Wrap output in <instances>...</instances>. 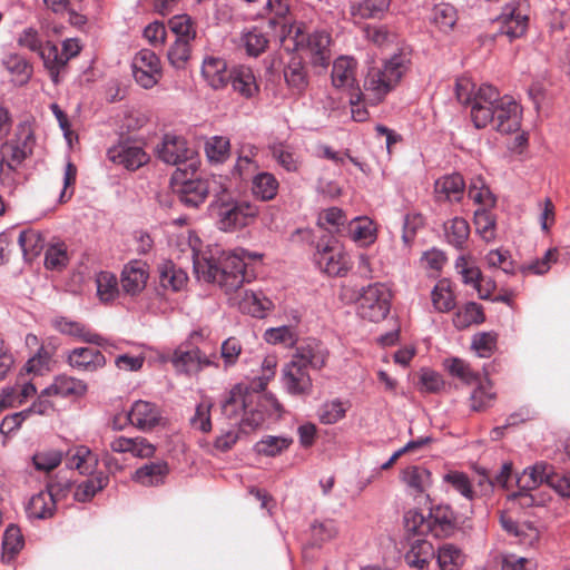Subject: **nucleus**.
Masks as SVG:
<instances>
[{"label":"nucleus","mask_w":570,"mask_h":570,"mask_svg":"<svg viewBox=\"0 0 570 570\" xmlns=\"http://www.w3.org/2000/svg\"><path fill=\"white\" fill-rule=\"evenodd\" d=\"M193 268L198 282L213 285H244L256 281L255 266L245 262L237 249L225 252L216 246L208 255L194 256Z\"/></svg>","instance_id":"obj_1"},{"label":"nucleus","mask_w":570,"mask_h":570,"mask_svg":"<svg viewBox=\"0 0 570 570\" xmlns=\"http://www.w3.org/2000/svg\"><path fill=\"white\" fill-rule=\"evenodd\" d=\"M522 109L521 106L509 96H500L499 90L482 83L475 105L471 111V119L476 129L488 126L500 134H511L520 129Z\"/></svg>","instance_id":"obj_2"},{"label":"nucleus","mask_w":570,"mask_h":570,"mask_svg":"<svg viewBox=\"0 0 570 570\" xmlns=\"http://www.w3.org/2000/svg\"><path fill=\"white\" fill-rule=\"evenodd\" d=\"M411 61L412 49L410 46L402 45L389 58L384 59L381 66L368 68L364 79V90L373 105L383 101L399 86L409 70Z\"/></svg>","instance_id":"obj_3"},{"label":"nucleus","mask_w":570,"mask_h":570,"mask_svg":"<svg viewBox=\"0 0 570 570\" xmlns=\"http://www.w3.org/2000/svg\"><path fill=\"white\" fill-rule=\"evenodd\" d=\"M170 185L185 207L196 209L208 196H213L214 199L218 193H222L224 180L216 175L188 178L187 171L178 167L171 175Z\"/></svg>","instance_id":"obj_4"},{"label":"nucleus","mask_w":570,"mask_h":570,"mask_svg":"<svg viewBox=\"0 0 570 570\" xmlns=\"http://www.w3.org/2000/svg\"><path fill=\"white\" fill-rule=\"evenodd\" d=\"M210 208L217 216L218 228L224 232L247 226L258 214L256 205L234 198L225 183L222 186V193L212 200Z\"/></svg>","instance_id":"obj_5"},{"label":"nucleus","mask_w":570,"mask_h":570,"mask_svg":"<svg viewBox=\"0 0 570 570\" xmlns=\"http://www.w3.org/2000/svg\"><path fill=\"white\" fill-rule=\"evenodd\" d=\"M98 458L89 448L81 445L76 449L75 454L70 458L68 466L76 469L82 475H92L91 478L80 482L73 493L77 502H89L98 492L102 491L109 483V475L102 471L96 472Z\"/></svg>","instance_id":"obj_6"},{"label":"nucleus","mask_w":570,"mask_h":570,"mask_svg":"<svg viewBox=\"0 0 570 570\" xmlns=\"http://www.w3.org/2000/svg\"><path fill=\"white\" fill-rule=\"evenodd\" d=\"M473 504L463 505L461 512H454L450 504H433L429 509L431 534L434 538H449L456 530H471Z\"/></svg>","instance_id":"obj_7"},{"label":"nucleus","mask_w":570,"mask_h":570,"mask_svg":"<svg viewBox=\"0 0 570 570\" xmlns=\"http://www.w3.org/2000/svg\"><path fill=\"white\" fill-rule=\"evenodd\" d=\"M289 37L293 40L294 49L305 50L313 66L325 68L328 65L331 37L326 31L305 32L303 26L292 24Z\"/></svg>","instance_id":"obj_8"},{"label":"nucleus","mask_w":570,"mask_h":570,"mask_svg":"<svg viewBox=\"0 0 570 570\" xmlns=\"http://www.w3.org/2000/svg\"><path fill=\"white\" fill-rule=\"evenodd\" d=\"M389 287H360L357 293H353L350 299H355L357 313L370 322H380L384 320L391 309L392 294Z\"/></svg>","instance_id":"obj_9"},{"label":"nucleus","mask_w":570,"mask_h":570,"mask_svg":"<svg viewBox=\"0 0 570 570\" xmlns=\"http://www.w3.org/2000/svg\"><path fill=\"white\" fill-rule=\"evenodd\" d=\"M314 262L328 276H344L350 266L348 258L342 252L334 236H321L316 243Z\"/></svg>","instance_id":"obj_10"},{"label":"nucleus","mask_w":570,"mask_h":570,"mask_svg":"<svg viewBox=\"0 0 570 570\" xmlns=\"http://www.w3.org/2000/svg\"><path fill=\"white\" fill-rule=\"evenodd\" d=\"M131 72L137 85L144 89H150L163 76L160 59L153 50L140 49L132 58Z\"/></svg>","instance_id":"obj_11"},{"label":"nucleus","mask_w":570,"mask_h":570,"mask_svg":"<svg viewBox=\"0 0 570 570\" xmlns=\"http://www.w3.org/2000/svg\"><path fill=\"white\" fill-rule=\"evenodd\" d=\"M356 67L357 62L355 59L341 56L334 60L331 73L332 85L336 89L348 92V101L351 105H355V102L365 96L356 81Z\"/></svg>","instance_id":"obj_12"},{"label":"nucleus","mask_w":570,"mask_h":570,"mask_svg":"<svg viewBox=\"0 0 570 570\" xmlns=\"http://www.w3.org/2000/svg\"><path fill=\"white\" fill-rule=\"evenodd\" d=\"M157 156L165 164L180 167L188 163L187 167L196 170L195 151L188 147L187 140L177 135L166 134L161 144L157 146Z\"/></svg>","instance_id":"obj_13"},{"label":"nucleus","mask_w":570,"mask_h":570,"mask_svg":"<svg viewBox=\"0 0 570 570\" xmlns=\"http://www.w3.org/2000/svg\"><path fill=\"white\" fill-rule=\"evenodd\" d=\"M36 146V136L29 120L20 121L14 129L13 137L2 145V150L10 154V160L20 165L30 157Z\"/></svg>","instance_id":"obj_14"},{"label":"nucleus","mask_w":570,"mask_h":570,"mask_svg":"<svg viewBox=\"0 0 570 570\" xmlns=\"http://www.w3.org/2000/svg\"><path fill=\"white\" fill-rule=\"evenodd\" d=\"M281 383L283 390L291 396L307 397L312 394L313 382L307 368L294 361L287 362L282 368Z\"/></svg>","instance_id":"obj_15"},{"label":"nucleus","mask_w":570,"mask_h":570,"mask_svg":"<svg viewBox=\"0 0 570 570\" xmlns=\"http://www.w3.org/2000/svg\"><path fill=\"white\" fill-rule=\"evenodd\" d=\"M107 157L114 164L120 165L130 171L137 170L149 161V156L144 148L130 140L110 147L107 150Z\"/></svg>","instance_id":"obj_16"},{"label":"nucleus","mask_w":570,"mask_h":570,"mask_svg":"<svg viewBox=\"0 0 570 570\" xmlns=\"http://www.w3.org/2000/svg\"><path fill=\"white\" fill-rule=\"evenodd\" d=\"M330 352L320 341L308 338L296 347L292 361L305 368L321 371L327 362Z\"/></svg>","instance_id":"obj_17"},{"label":"nucleus","mask_w":570,"mask_h":570,"mask_svg":"<svg viewBox=\"0 0 570 570\" xmlns=\"http://www.w3.org/2000/svg\"><path fill=\"white\" fill-rule=\"evenodd\" d=\"M256 395L250 393L242 384H236L227 393L222 402V415L228 421V424L240 421L245 410H247Z\"/></svg>","instance_id":"obj_18"},{"label":"nucleus","mask_w":570,"mask_h":570,"mask_svg":"<svg viewBox=\"0 0 570 570\" xmlns=\"http://www.w3.org/2000/svg\"><path fill=\"white\" fill-rule=\"evenodd\" d=\"M161 420L159 407L151 402L137 400L126 413V421L138 430L148 432L156 428Z\"/></svg>","instance_id":"obj_19"},{"label":"nucleus","mask_w":570,"mask_h":570,"mask_svg":"<svg viewBox=\"0 0 570 570\" xmlns=\"http://www.w3.org/2000/svg\"><path fill=\"white\" fill-rule=\"evenodd\" d=\"M170 362L175 370L181 374H195L206 366H217L215 361L203 354L198 347L191 350L176 348L170 357Z\"/></svg>","instance_id":"obj_20"},{"label":"nucleus","mask_w":570,"mask_h":570,"mask_svg":"<svg viewBox=\"0 0 570 570\" xmlns=\"http://www.w3.org/2000/svg\"><path fill=\"white\" fill-rule=\"evenodd\" d=\"M494 21L499 24L497 35L505 36L509 41H513L525 35L529 18L519 12L515 7L508 4Z\"/></svg>","instance_id":"obj_21"},{"label":"nucleus","mask_w":570,"mask_h":570,"mask_svg":"<svg viewBox=\"0 0 570 570\" xmlns=\"http://www.w3.org/2000/svg\"><path fill=\"white\" fill-rule=\"evenodd\" d=\"M51 325L60 334L72 336L85 343L94 344L99 347H106L108 345L107 338L89 331L85 324L71 321L65 316H55L51 320Z\"/></svg>","instance_id":"obj_22"},{"label":"nucleus","mask_w":570,"mask_h":570,"mask_svg":"<svg viewBox=\"0 0 570 570\" xmlns=\"http://www.w3.org/2000/svg\"><path fill=\"white\" fill-rule=\"evenodd\" d=\"M233 90L244 99H253L259 94V85L253 69L248 66H236L229 70V80Z\"/></svg>","instance_id":"obj_23"},{"label":"nucleus","mask_w":570,"mask_h":570,"mask_svg":"<svg viewBox=\"0 0 570 570\" xmlns=\"http://www.w3.org/2000/svg\"><path fill=\"white\" fill-rule=\"evenodd\" d=\"M465 190V181L461 174L444 175L434 181L436 202L459 203Z\"/></svg>","instance_id":"obj_24"},{"label":"nucleus","mask_w":570,"mask_h":570,"mask_svg":"<svg viewBox=\"0 0 570 570\" xmlns=\"http://www.w3.org/2000/svg\"><path fill=\"white\" fill-rule=\"evenodd\" d=\"M67 361L72 368L92 373L106 365L105 355L92 347H76L68 353Z\"/></svg>","instance_id":"obj_25"},{"label":"nucleus","mask_w":570,"mask_h":570,"mask_svg":"<svg viewBox=\"0 0 570 570\" xmlns=\"http://www.w3.org/2000/svg\"><path fill=\"white\" fill-rule=\"evenodd\" d=\"M45 68L48 70L51 81L55 85L60 83L68 68V57H66L58 46L47 42L45 50L40 56Z\"/></svg>","instance_id":"obj_26"},{"label":"nucleus","mask_w":570,"mask_h":570,"mask_svg":"<svg viewBox=\"0 0 570 570\" xmlns=\"http://www.w3.org/2000/svg\"><path fill=\"white\" fill-rule=\"evenodd\" d=\"M202 76L213 89H223L229 80L226 61L220 57H205L202 63Z\"/></svg>","instance_id":"obj_27"},{"label":"nucleus","mask_w":570,"mask_h":570,"mask_svg":"<svg viewBox=\"0 0 570 570\" xmlns=\"http://www.w3.org/2000/svg\"><path fill=\"white\" fill-rule=\"evenodd\" d=\"M168 472L169 468L167 462H149L135 471L132 480L145 487H155L164 483Z\"/></svg>","instance_id":"obj_28"},{"label":"nucleus","mask_w":570,"mask_h":570,"mask_svg":"<svg viewBox=\"0 0 570 570\" xmlns=\"http://www.w3.org/2000/svg\"><path fill=\"white\" fill-rule=\"evenodd\" d=\"M239 311L256 318H264L274 303L262 294L261 291H245L244 296L238 304Z\"/></svg>","instance_id":"obj_29"},{"label":"nucleus","mask_w":570,"mask_h":570,"mask_svg":"<svg viewBox=\"0 0 570 570\" xmlns=\"http://www.w3.org/2000/svg\"><path fill=\"white\" fill-rule=\"evenodd\" d=\"M391 0H361L350 6L354 19H382L389 11Z\"/></svg>","instance_id":"obj_30"},{"label":"nucleus","mask_w":570,"mask_h":570,"mask_svg":"<svg viewBox=\"0 0 570 570\" xmlns=\"http://www.w3.org/2000/svg\"><path fill=\"white\" fill-rule=\"evenodd\" d=\"M549 473H551V464L546 462H537L523 470L522 474L517 478L519 489L535 490L543 483H548Z\"/></svg>","instance_id":"obj_31"},{"label":"nucleus","mask_w":570,"mask_h":570,"mask_svg":"<svg viewBox=\"0 0 570 570\" xmlns=\"http://www.w3.org/2000/svg\"><path fill=\"white\" fill-rule=\"evenodd\" d=\"M343 236L361 244L370 245L375 240V229L372 220L366 217H355L346 224Z\"/></svg>","instance_id":"obj_32"},{"label":"nucleus","mask_w":570,"mask_h":570,"mask_svg":"<svg viewBox=\"0 0 570 570\" xmlns=\"http://www.w3.org/2000/svg\"><path fill=\"white\" fill-rule=\"evenodd\" d=\"M57 509L55 500L45 490L33 494L27 505L26 513L29 519L45 520L52 518Z\"/></svg>","instance_id":"obj_33"},{"label":"nucleus","mask_w":570,"mask_h":570,"mask_svg":"<svg viewBox=\"0 0 570 570\" xmlns=\"http://www.w3.org/2000/svg\"><path fill=\"white\" fill-rule=\"evenodd\" d=\"M433 557L434 548L432 543L417 538L411 542V548L405 553L404 559L411 568L423 570Z\"/></svg>","instance_id":"obj_34"},{"label":"nucleus","mask_w":570,"mask_h":570,"mask_svg":"<svg viewBox=\"0 0 570 570\" xmlns=\"http://www.w3.org/2000/svg\"><path fill=\"white\" fill-rule=\"evenodd\" d=\"M347 223L345 214L337 207L325 209L317 219L318 226L326 230L323 236H343Z\"/></svg>","instance_id":"obj_35"},{"label":"nucleus","mask_w":570,"mask_h":570,"mask_svg":"<svg viewBox=\"0 0 570 570\" xmlns=\"http://www.w3.org/2000/svg\"><path fill=\"white\" fill-rule=\"evenodd\" d=\"M278 180L267 171L257 173L252 178V193L255 198L267 202L275 198L278 191Z\"/></svg>","instance_id":"obj_36"},{"label":"nucleus","mask_w":570,"mask_h":570,"mask_svg":"<svg viewBox=\"0 0 570 570\" xmlns=\"http://www.w3.org/2000/svg\"><path fill=\"white\" fill-rule=\"evenodd\" d=\"M24 539L20 528L17 524H9L2 538V556L4 563H9L23 548Z\"/></svg>","instance_id":"obj_37"},{"label":"nucleus","mask_w":570,"mask_h":570,"mask_svg":"<svg viewBox=\"0 0 570 570\" xmlns=\"http://www.w3.org/2000/svg\"><path fill=\"white\" fill-rule=\"evenodd\" d=\"M205 154L212 165L225 163L230 155V141L224 136H213L205 142Z\"/></svg>","instance_id":"obj_38"},{"label":"nucleus","mask_w":570,"mask_h":570,"mask_svg":"<svg viewBox=\"0 0 570 570\" xmlns=\"http://www.w3.org/2000/svg\"><path fill=\"white\" fill-rule=\"evenodd\" d=\"M446 240L458 249H462L470 235L469 223L462 217H454L444 224Z\"/></svg>","instance_id":"obj_39"},{"label":"nucleus","mask_w":570,"mask_h":570,"mask_svg":"<svg viewBox=\"0 0 570 570\" xmlns=\"http://www.w3.org/2000/svg\"><path fill=\"white\" fill-rule=\"evenodd\" d=\"M292 443L293 439L288 436L266 435L254 445V450L259 455L274 458L288 449Z\"/></svg>","instance_id":"obj_40"},{"label":"nucleus","mask_w":570,"mask_h":570,"mask_svg":"<svg viewBox=\"0 0 570 570\" xmlns=\"http://www.w3.org/2000/svg\"><path fill=\"white\" fill-rule=\"evenodd\" d=\"M284 78L289 88L303 92L307 85V72L301 60L293 57L284 69Z\"/></svg>","instance_id":"obj_41"},{"label":"nucleus","mask_w":570,"mask_h":570,"mask_svg":"<svg viewBox=\"0 0 570 570\" xmlns=\"http://www.w3.org/2000/svg\"><path fill=\"white\" fill-rule=\"evenodd\" d=\"M402 480L413 492L422 493L431 484V472L423 466H409L403 471Z\"/></svg>","instance_id":"obj_42"},{"label":"nucleus","mask_w":570,"mask_h":570,"mask_svg":"<svg viewBox=\"0 0 570 570\" xmlns=\"http://www.w3.org/2000/svg\"><path fill=\"white\" fill-rule=\"evenodd\" d=\"M158 274L160 285H185L188 281L187 271L170 259L158 265Z\"/></svg>","instance_id":"obj_43"},{"label":"nucleus","mask_w":570,"mask_h":570,"mask_svg":"<svg viewBox=\"0 0 570 570\" xmlns=\"http://www.w3.org/2000/svg\"><path fill=\"white\" fill-rule=\"evenodd\" d=\"M148 277V265L139 259L130 261L121 272L124 285H147Z\"/></svg>","instance_id":"obj_44"},{"label":"nucleus","mask_w":570,"mask_h":570,"mask_svg":"<svg viewBox=\"0 0 570 570\" xmlns=\"http://www.w3.org/2000/svg\"><path fill=\"white\" fill-rule=\"evenodd\" d=\"M431 20L441 31L448 32L456 23V9L450 3L435 4L432 9Z\"/></svg>","instance_id":"obj_45"},{"label":"nucleus","mask_w":570,"mask_h":570,"mask_svg":"<svg viewBox=\"0 0 570 570\" xmlns=\"http://www.w3.org/2000/svg\"><path fill=\"white\" fill-rule=\"evenodd\" d=\"M443 481L450 484L454 491L460 493L464 499L470 501V504H472L476 493L472 488V483L468 474L461 471H450L443 475Z\"/></svg>","instance_id":"obj_46"},{"label":"nucleus","mask_w":570,"mask_h":570,"mask_svg":"<svg viewBox=\"0 0 570 570\" xmlns=\"http://www.w3.org/2000/svg\"><path fill=\"white\" fill-rule=\"evenodd\" d=\"M257 155V148L255 146L248 147V154L239 155L237 157V160L235 163L233 175L238 176L242 180H247L249 178H253L254 175H256L259 165L254 159V157Z\"/></svg>","instance_id":"obj_47"},{"label":"nucleus","mask_w":570,"mask_h":570,"mask_svg":"<svg viewBox=\"0 0 570 570\" xmlns=\"http://www.w3.org/2000/svg\"><path fill=\"white\" fill-rule=\"evenodd\" d=\"M485 320L482 306L475 302L465 304L464 308L456 312L453 322L455 327L465 328L472 324H481Z\"/></svg>","instance_id":"obj_48"},{"label":"nucleus","mask_w":570,"mask_h":570,"mask_svg":"<svg viewBox=\"0 0 570 570\" xmlns=\"http://www.w3.org/2000/svg\"><path fill=\"white\" fill-rule=\"evenodd\" d=\"M436 560L442 570H458L463 563V554L455 546L445 543L438 548Z\"/></svg>","instance_id":"obj_49"},{"label":"nucleus","mask_w":570,"mask_h":570,"mask_svg":"<svg viewBox=\"0 0 570 570\" xmlns=\"http://www.w3.org/2000/svg\"><path fill=\"white\" fill-rule=\"evenodd\" d=\"M455 271L461 275L465 285H480L482 273L476 263L471 257L459 256L454 264Z\"/></svg>","instance_id":"obj_50"},{"label":"nucleus","mask_w":570,"mask_h":570,"mask_svg":"<svg viewBox=\"0 0 570 570\" xmlns=\"http://www.w3.org/2000/svg\"><path fill=\"white\" fill-rule=\"evenodd\" d=\"M404 525L409 532L415 535L431 533L429 514L424 515L417 509H410L404 513Z\"/></svg>","instance_id":"obj_51"},{"label":"nucleus","mask_w":570,"mask_h":570,"mask_svg":"<svg viewBox=\"0 0 570 570\" xmlns=\"http://www.w3.org/2000/svg\"><path fill=\"white\" fill-rule=\"evenodd\" d=\"M169 28L175 33V40L194 41L196 30L194 22L188 14H177L169 19Z\"/></svg>","instance_id":"obj_52"},{"label":"nucleus","mask_w":570,"mask_h":570,"mask_svg":"<svg viewBox=\"0 0 570 570\" xmlns=\"http://www.w3.org/2000/svg\"><path fill=\"white\" fill-rule=\"evenodd\" d=\"M191 41L175 40L167 51L169 63L175 69H184L190 58Z\"/></svg>","instance_id":"obj_53"},{"label":"nucleus","mask_w":570,"mask_h":570,"mask_svg":"<svg viewBox=\"0 0 570 570\" xmlns=\"http://www.w3.org/2000/svg\"><path fill=\"white\" fill-rule=\"evenodd\" d=\"M55 389L58 396L67 397L70 395H83L87 392V384L81 380H77L67 375H58L55 379Z\"/></svg>","instance_id":"obj_54"},{"label":"nucleus","mask_w":570,"mask_h":570,"mask_svg":"<svg viewBox=\"0 0 570 570\" xmlns=\"http://www.w3.org/2000/svg\"><path fill=\"white\" fill-rule=\"evenodd\" d=\"M243 435L244 433L240 431L239 426L236 423H230L227 428L220 429V433L214 441V448L220 452H227Z\"/></svg>","instance_id":"obj_55"},{"label":"nucleus","mask_w":570,"mask_h":570,"mask_svg":"<svg viewBox=\"0 0 570 570\" xmlns=\"http://www.w3.org/2000/svg\"><path fill=\"white\" fill-rule=\"evenodd\" d=\"M558 250L556 248L548 249L542 258L534 259L529 264L522 265L520 271L523 275H543L552 263L557 262Z\"/></svg>","instance_id":"obj_56"},{"label":"nucleus","mask_w":570,"mask_h":570,"mask_svg":"<svg viewBox=\"0 0 570 570\" xmlns=\"http://www.w3.org/2000/svg\"><path fill=\"white\" fill-rule=\"evenodd\" d=\"M18 244L24 258L38 256L42 249V238L35 230H21L18 236Z\"/></svg>","instance_id":"obj_57"},{"label":"nucleus","mask_w":570,"mask_h":570,"mask_svg":"<svg viewBox=\"0 0 570 570\" xmlns=\"http://www.w3.org/2000/svg\"><path fill=\"white\" fill-rule=\"evenodd\" d=\"M474 224L478 234L485 240L494 239L495 219L492 213L487 209H478L474 213Z\"/></svg>","instance_id":"obj_58"},{"label":"nucleus","mask_w":570,"mask_h":570,"mask_svg":"<svg viewBox=\"0 0 570 570\" xmlns=\"http://www.w3.org/2000/svg\"><path fill=\"white\" fill-rule=\"evenodd\" d=\"M346 414V407L340 399L324 403L318 410V419L323 424H334Z\"/></svg>","instance_id":"obj_59"},{"label":"nucleus","mask_w":570,"mask_h":570,"mask_svg":"<svg viewBox=\"0 0 570 570\" xmlns=\"http://www.w3.org/2000/svg\"><path fill=\"white\" fill-rule=\"evenodd\" d=\"M497 342L495 332H481L473 335L471 346L480 357H490L497 347Z\"/></svg>","instance_id":"obj_60"},{"label":"nucleus","mask_w":570,"mask_h":570,"mask_svg":"<svg viewBox=\"0 0 570 570\" xmlns=\"http://www.w3.org/2000/svg\"><path fill=\"white\" fill-rule=\"evenodd\" d=\"M431 297L434 308L441 313L450 312L456 305L452 287H432Z\"/></svg>","instance_id":"obj_61"},{"label":"nucleus","mask_w":570,"mask_h":570,"mask_svg":"<svg viewBox=\"0 0 570 570\" xmlns=\"http://www.w3.org/2000/svg\"><path fill=\"white\" fill-rule=\"evenodd\" d=\"M212 403L200 402L196 405L194 415L189 419V423L193 429L208 433L212 431V417H210Z\"/></svg>","instance_id":"obj_62"},{"label":"nucleus","mask_w":570,"mask_h":570,"mask_svg":"<svg viewBox=\"0 0 570 570\" xmlns=\"http://www.w3.org/2000/svg\"><path fill=\"white\" fill-rule=\"evenodd\" d=\"M62 461V453L58 450L37 452L32 455V464L36 470L49 472L56 469Z\"/></svg>","instance_id":"obj_63"},{"label":"nucleus","mask_w":570,"mask_h":570,"mask_svg":"<svg viewBox=\"0 0 570 570\" xmlns=\"http://www.w3.org/2000/svg\"><path fill=\"white\" fill-rule=\"evenodd\" d=\"M244 47L249 56L257 57L268 45L267 37L257 28H253L243 37Z\"/></svg>","instance_id":"obj_64"}]
</instances>
